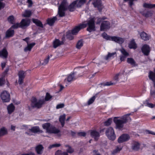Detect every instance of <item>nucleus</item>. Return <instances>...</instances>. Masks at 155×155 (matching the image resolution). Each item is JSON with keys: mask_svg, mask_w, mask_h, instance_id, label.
Here are the masks:
<instances>
[{"mask_svg": "<svg viewBox=\"0 0 155 155\" xmlns=\"http://www.w3.org/2000/svg\"><path fill=\"white\" fill-rule=\"evenodd\" d=\"M76 5L75 2L74 1L69 6L67 0H63L61 4L58 7V14L60 17H63L65 15V11L68 9L70 12L74 11Z\"/></svg>", "mask_w": 155, "mask_h": 155, "instance_id": "obj_1", "label": "nucleus"}, {"mask_svg": "<svg viewBox=\"0 0 155 155\" xmlns=\"http://www.w3.org/2000/svg\"><path fill=\"white\" fill-rule=\"evenodd\" d=\"M52 97L49 94L47 93L45 98V100L44 99H39L38 100L37 98L35 97H33L31 100V106L33 108H37L40 109L41 108L43 105L45 104V101H49Z\"/></svg>", "mask_w": 155, "mask_h": 155, "instance_id": "obj_2", "label": "nucleus"}, {"mask_svg": "<svg viewBox=\"0 0 155 155\" xmlns=\"http://www.w3.org/2000/svg\"><path fill=\"white\" fill-rule=\"evenodd\" d=\"M50 123H47L42 125V127L44 129H45L47 133L56 134L58 137H60L61 135L60 130L54 127H51Z\"/></svg>", "mask_w": 155, "mask_h": 155, "instance_id": "obj_3", "label": "nucleus"}, {"mask_svg": "<svg viewBox=\"0 0 155 155\" xmlns=\"http://www.w3.org/2000/svg\"><path fill=\"white\" fill-rule=\"evenodd\" d=\"M114 122L115 124L116 128L119 130H122L124 124L128 122L127 119L123 116L114 117Z\"/></svg>", "mask_w": 155, "mask_h": 155, "instance_id": "obj_4", "label": "nucleus"}, {"mask_svg": "<svg viewBox=\"0 0 155 155\" xmlns=\"http://www.w3.org/2000/svg\"><path fill=\"white\" fill-rule=\"evenodd\" d=\"M105 134L110 140H114L116 139V136L114 130L111 127H109L106 130Z\"/></svg>", "mask_w": 155, "mask_h": 155, "instance_id": "obj_5", "label": "nucleus"}, {"mask_svg": "<svg viewBox=\"0 0 155 155\" xmlns=\"http://www.w3.org/2000/svg\"><path fill=\"white\" fill-rule=\"evenodd\" d=\"M95 20L94 18H91L89 19L87 23L88 27L87 29V30L89 32H91L92 31L95 30Z\"/></svg>", "mask_w": 155, "mask_h": 155, "instance_id": "obj_6", "label": "nucleus"}, {"mask_svg": "<svg viewBox=\"0 0 155 155\" xmlns=\"http://www.w3.org/2000/svg\"><path fill=\"white\" fill-rule=\"evenodd\" d=\"M87 25L86 21H84L82 24H80L78 26L76 27L72 31V33L74 35L76 34L81 29L86 28Z\"/></svg>", "mask_w": 155, "mask_h": 155, "instance_id": "obj_7", "label": "nucleus"}, {"mask_svg": "<svg viewBox=\"0 0 155 155\" xmlns=\"http://www.w3.org/2000/svg\"><path fill=\"white\" fill-rule=\"evenodd\" d=\"M18 83L19 84H21L24 82V79L26 75V72L22 70L18 71Z\"/></svg>", "mask_w": 155, "mask_h": 155, "instance_id": "obj_8", "label": "nucleus"}, {"mask_svg": "<svg viewBox=\"0 0 155 155\" xmlns=\"http://www.w3.org/2000/svg\"><path fill=\"white\" fill-rule=\"evenodd\" d=\"M1 97L4 102H8L10 100V94L6 91H4L1 93Z\"/></svg>", "mask_w": 155, "mask_h": 155, "instance_id": "obj_9", "label": "nucleus"}, {"mask_svg": "<svg viewBox=\"0 0 155 155\" xmlns=\"http://www.w3.org/2000/svg\"><path fill=\"white\" fill-rule=\"evenodd\" d=\"M30 20L29 19L25 18L22 19L20 22L21 28L25 29L28 27L30 25Z\"/></svg>", "mask_w": 155, "mask_h": 155, "instance_id": "obj_10", "label": "nucleus"}, {"mask_svg": "<svg viewBox=\"0 0 155 155\" xmlns=\"http://www.w3.org/2000/svg\"><path fill=\"white\" fill-rule=\"evenodd\" d=\"M92 4L94 7L97 8L99 12L101 11L103 8V6L102 4L101 1V0H94Z\"/></svg>", "mask_w": 155, "mask_h": 155, "instance_id": "obj_11", "label": "nucleus"}, {"mask_svg": "<svg viewBox=\"0 0 155 155\" xmlns=\"http://www.w3.org/2000/svg\"><path fill=\"white\" fill-rule=\"evenodd\" d=\"M110 24L108 21H104L101 24L100 26V30L104 31L105 29H108L110 28Z\"/></svg>", "mask_w": 155, "mask_h": 155, "instance_id": "obj_12", "label": "nucleus"}, {"mask_svg": "<svg viewBox=\"0 0 155 155\" xmlns=\"http://www.w3.org/2000/svg\"><path fill=\"white\" fill-rule=\"evenodd\" d=\"M111 40L120 45L123 43L124 41L123 38L117 36H111Z\"/></svg>", "mask_w": 155, "mask_h": 155, "instance_id": "obj_13", "label": "nucleus"}, {"mask_svg": "<svg viewBox=\"0 0 155 155\" xmlns=\"http://www.w3.org/2000/svg\"><path fill=\"white\" fill-rule=\"evenodd\" d=\"M129 136L127 134H123L118 139V141L120 143L127 141L130 139Z\"/></svg>", "mask_w": 155, "mask_h": 155, "instance_id": "obj_14", "label": "nucleus"}, {"mask_svg": "<svg viewBox=\"0 0 155 155\" xmlns=\"http://www.w3.org/2000/svg\"><path fill=\"white\" fill-rule=\"evenodd\" d=\"M142 51L143 54L147 56L149 55L150 52V48L149 45H143L142 48Z\"/></svg>", "mask_w": 155, "mask_h": 155, "instance_id": "obj_15", "label": "nucleus"}, {"mask_svg": "<svg viewBox=\"0 0 155 155\" xmlns=\"http://www.w3.org/2000/svg\"><path fill=\"white\" fill-rule=\"evenodd\" d=\"M141 38L144 41H147L150 38V35H148L145 32L143 31L140 33Z\"/></svg>", "mask_w": 155, "mask_h": 155, "instance_id": "obj_16", "label": "nucleus"}, {"mask_svg": "<svg viewBox=\"0 0 155 155\" xmlns=\"http://www.w3.org/2000/svg\"><path fill=\"white\" fill-rule=\"evenodd\" d=\"M91 135L92 137L94 138L96 141L98 140L100 136L99 133L95 130H93L91 132Z\"/></svg>", "mask_w": 155, "mask_h": 155, "instance_id": "obj_17", "label": "nucleus"}, {"mask_svg": "<svg viewBox=\"0 0 155 155\" xmlns=\"http://www.w3.org/2000/svg\"><path fill=\"white\" fill-rule=\"evenodd\" d=\"M75 73V72H74L68 75L67 78L64 79V82L66 83L67 81H68V82H70L73 80L75 79L76 78H75L74 76V74Z\"/></svg>", "mask_w": 155, "mask_h": 155, "instance_id": "obj_18", "label": "nucleus"}, {"mask_svg": "<svg viewBox=\"0 0 155 155\" xmlns=\"http://www.w3.org/2000/svg\"><path fill=\"white\" fill-rule=\"evenodd\" d=\"M140 144L137 141H133L132 143V148L134 150H138L140 147Z\"/></svg>", "mask_w": 155, "mask_h": 155, "instance_id": "obj_19", "label": "nucleus"}, {"mask_svg": "<svg viewBox=\"0 0 155 155\" xmlns=\"http://www.w3.org/2000/svg\"><path fill=\"white\" fill-rule=\"evenodd\" d=\"M30 130L31 131L32 133H42L43 132V131L40 129L39 127L38 126H35L32 127L31 129H30Z\"/></svg>", "mask_w": 155, "mask_h": 155, "instance_id": "obj_20", "label": "nucleus"}, {"mask_svg": "<svg viewBox=\"0 0 155 155\" xmlns=\"http://www.w3.org/2000/svg\"><path fill=\"white\" fill-rule=\"evenodd\" d=\"M124 71H123L122 72H120L116 74L114 78V80L115 81V83L118 81L119 78L124 77Z\"/></svg>", "mask_w": 155, "mask_h": 155, "instance_id": "obj_21", "label": "nucleus"}, {"mask_svg": "<svg viewBox=\"0 0 155 155\" xmlns=\"http://www.w3.org/2000/svg\"><path fill=\"white\" fill-rule=\"evenodd\" d=\"M14 34V30L10 28L6 31L5 37L7 38L12 37L13 36Z\"/></svg>", "mask_w": 155, "mask_h": 155, "instance_id": "obj_22", "label": "nucleus"}, {"mask_svg": "<svg viewBox=\"0 0 155 155\" xmlns=\"http://www.w3.org/2000/svg\"><path fill=\"white\" fill-rule=\"evenodd\" d=\"M57 20L56 16L52 18H49L47 20V23L50 26H52L55 21Z\"/></svg>", "mask_w": 155, "mask_h": 155, "instance_id": "obj_23", "label": "nucleus"}, {"mask_svg": "<svg viewBox=\"0 0 155 155\" xmlns=\"http://www.w3.org/2000/svg\"><path fill=\"white\" fill-rule=\"evenodd\" d=\"M86 0H77L75 2L76 6L78 7H80L86 2Z\"/></svg>", "mask_w": 155, "mask_h": 155, "instance_id": "obj_24", "label": "nucleus"}, {"mask_svg": "<svg viewBox=\"0 0 155 155\" xmlns=\"http://www.w3.org/2000/svg\"><path fill=\"white\" fill-rule=\"evenodd\" d=\"M62 41H60L59 39H56L53 42V47L55 48L58 46L63 44Z\"/></svg>", "mask_w": 155, "mask_h": 155, "instance_id": "obj_25", "label": "nucleus"}, {"mask_svg": "<svg viewBox=\"0 0 155 155\" xmlns=\"http://www.w3.org/2000/svg\"><path fill=\"white\" fill-rule=\"evenodd\" d=\"M127 62L133 67H135L137 65L135 61L132 58H128L127 59Z\"/></svg>", "mask_w": 155, "mask_h": 155, "instance_id": "obj_26", "label": "nucleus"}, {"mask_svg": "<svg viewBox=\"0 0 155 155\" xmlns=\"http://www.w3.org/2000/svg\"><path fill=\"white\" fill-rule=\"evenodd\" d=\"M44 147L42 145L39 144L35 148L37 153L39 154H41L42 153Z\"/></svg>", "mask_w": 155, "mask_h": 155, "instance_id": "obj_27", "label": "nucleus"}, {"mask_svg": "<svg viewBox=\"0 0 155 155\" xmlns=\"http://www.w3.org/2000/svg\"><path fill=\"white\" fill-rule=\"evenodd\" d=\"M32 20L33 22L35 23L37 26L41 27L42 28H43V25L40 20L35 18H33Z\"/></svg>", "mask_w": 155, "mask_h": 155, "instance_id": "obj_28", "label": "nucleus"}, {"mask_svg": "<svg viewBox=\"0 0 155 155\" xmlns=\"http://www.w3.org/2000/svg\"><path fill=\"white\" fill-rule=\"evenodd\" d=\"M35 43H33L30 44H28V46L26 47L24 49L25 52H26L28 51H30L32 48L35 46Z\"/></svg>", "mask_w": 155, "mask_h": 155, "instance_id": "obj_29", "label": "nucleus"}, {"mask_svg": "<svg viewBox=\"0 0 155 155\" xmlns=\"http://www.w3.org/2000/svg\"><path fill=\"white\" fill-rule=\"evenodd\" d=\"M15 109V107L13 104L12 103L10 104L7 107L8 113L9 114L12 113L14 110Z\"/></svg>", "mask_w": 155, "mask_h": 155, "instance_id": "obj_30", "label": "nucleus"}, {"mask_svg": "<svg viewBox=\"0 0 155 155\" xmlns=\"http://www.w3.org/2000/svg\"><path fill=\"white\" fill-rule=\"evenodd\" d=\"M8 53L5 49L4 48L0 51V57L4 58H6L7 56Z\"/></svg>", "mask_w": 155, "mask_h": 155, "instance_id": "obj_31", "label": "nucleus"}, {"mask_svg": "<svg viewBox=\"0 0 155 155\" xmlns=\"http://www.w3.org/2000/svg\"><path fill=\"white\" fill-rule=\"evenodd\" d=\"M128 47L131 49L133 48L135 49L137 48V45L135 43L134 40H132L130 42L129 44Z\"/></svg>", "mask_w": 155, "mask_h": 155, "instance_id": "obj_32", "label": "nucleus"}, {"mask_svg": "<svg viewBox=\"0 0 155 155\" xmlns=\"http://www.w3.org/2000/svg\"><path fill=\"white\" fill-rule=\"evenodd\" d=\"M65 115L64 114L60 116L59 118V121L61 123L62 127H63L64 125L65 122L64 121L65 118Z\"/></svg>", "mask_w": 155, "mask_h": 155, "instance_id": "obj_33", "label": "nucleus"}, {"mask_svg": "<svg viewBox=\"0 0 155 155\" xmlns=\"http://www.w3.org/2000/svg\"><path fill=\"white\" fill-rule=\"evenodd\" d=\"M140 13L142 15L146 18H148L152 16L153 13L151 11H148L146 13H144L143 12H141Z\"/></svg>", "mask_w": 155, "mask_h": 155, "instance_id": "obj_34", "label": "nucleus"}, {"mask_svg": "<svg viewBox=\"0 0 155 155\" xmlns=\"http://www.w3.org/2000/svg\"><path fill=\"white\" fill-rule=\"evenodd\" d=\"M31 14V12L30 10H26L24 14L22 15V16L24 17H29Z\"/></svg>", "mask_w": 155, "mask_h": 155, "instance_id": "obj_35", "label": "nucleus"}, {"mask_svg": "<svg viewBox=\"0 0 155 155\" xmlns=\"http://www.w3.org/2000/svg\"><path fill=\"white\" fill-rule=\"evenodd\" d=\"M143 6L145 8H155V4H152L145 3L143 4Z\"/></svg>", "mask_w": 155, "mask_h": 155, "instance_id": "obj_36", "label": "nucleus"}, {"mask_svg": "<svg viewBox=\"0 0 155 155\" xmlns=\"http://www.w3.org/2000/svg\"><path fill=\"white\" fill-rule=\"evenodd\" d=\"M7 131L4 127H2L0 130V137L2 136L7 134Z\"/></svg>", "mask_w": 155, "mask_h": 155, "instance_id": "obj_37", "label": "nucleus"}, {"mask_svg": "<svg viewBox=\"0 0 155 155\" xmlns=\"http://www.w3.org/2000/svg\"><path fill=\"white\" fill-rule=\"evenodd\" d=\"M83 43L82 40H80L77 42L76 47L78 49H80L83 46Z\"/></svg>", "mask_w": 155, "mask_h": 155, "instance_id": "obj_38", "label": "nucleus"}, {"mask_svg": "<svg viewBox=\"0 0 155 155\" xmlns=\"http://www.w3.org/2000/svg\"><path fill=\"white\" fill-rule=\"evenodd\" d=\"M65 147L67 148V149L66 150V151L67 152L66 153H72L74 152V149L72 148L70 146L68 145H65ZM68 154V153H67Z\"/></svg>", "mask_w": 155, "mask_h": 155, "instance_id": "obj_39", "label": "nucleus"}, {"mask_svg": "<svg viewBox=\"0 0 155 155\" xmlns=\"http://www.w3.org/2000/svg\"><path fill=\"white\" fill-rule=\"evenodd\" d=\"M52 56V55L51 54H50V56L48 55L46 58L45 59L43 62H42V63L41 62V65H45L47 64L48 62L50 57H51Z\"/></svg>", "mask_w": 155, "mask_h": 155, "instance_id": "obj_40", "label": "nucleus"}, {"mask_svg": "<svg viewBox=\"0 0 155 155\" xmlns=\"http://www.w3.org/2000/svg\"><path fill=\"white\" fill-rule=\"evenodd\" d=\"M121 150V148H119L118 147H117L112 152V154L115 155L117 153L119 152Z\"/></svg>", "mask_w": 155, "mask_h": 155, "instance_id": "obj_41", "label": "nucleus"}, {"mask_svg": "<svg viewBox=\"0 0 155 155\" xmlns=\"http://www.w3.org/2000/svg\"><path fill=\"white\" fill-rule=\"evenodd\" d=\"M116 54V52H113L112 53H109L105 57L104 59L107 60L109 58H110L112 57L115 54Z\"/></svg>", "mask_w": 155, "mask_h": 155, "instance_id": "obj_42", "label": "nucleus"}, {"mask_svg": "<svg viewBox=\"0 0 155 155\" xmlns=\"http://www.w3.org/2000/svg\"><path fill=\"white\" fill-rule=\"evenodd\" d=\"M8 20L11 24H13L15 22L14 17L13 15L9 16L8 18Z\"/></svg>", "mask_w": 155, "mask_h": 155, "instance_id": "obj_43", "label": "nucleus"}, {"mask_svg": "<svg viewBox=\"0 0 155 155\" xmlns=\"http://www.w3.org/2000/svg\"><path fill=\"white\" fill-rule=\"evenodd\" d=\"M112 118H109L107 121L104 122V125L106 126H108L110 125L112 122Z\"/></svg>", "mask_w": 155, "mask_h": 155, "instance_id": "obj_44", "label": "nucleus"}, {"mask_svg": "<svg viewBox=\"0 0 155 155\" xmlns=\"http://www.w3.org/2000/svg\"><path fill=\"white\" fill-rule=\"evenodd\" d=\"M102 37L107 40H111V37L107 35L105 32H104L102 34Z\"/></svg>", "mask_w": 155, "mask_h": 155, "instance_id": "obj_45", "label": "nucleus"}, {"mask_svg": "<svg viewBox=\"0 0 155 155\" xmlns=\"http://www.w3.org/2000/svg\"><path fill=\"white\" fill-rule=\"evenodd\" d=\"M137 0H124V2H126L127 1H129L128 3L129 6L131 7L132 9V6L134 5L133 2L134 1H137Z\"/></svg>", "mask_w": 155, "mask_h": 155, "instance_id": "obj_46", "label": "nucleus"}, {"mask_svg": "<svg viewBox=\"0 0 155 155\" xmlns=\"http://www.w3.org/2000/svg\"><path fill=\"white\" fill-rule=\"evenodd\" d=\"M122 53V55H126V56H129V53L127 52L124 49V48H122L121 49H120V50H119Z\"/></svg>", "mask_w": 155, "mask_h": 155, "instance_id": "obj_47", "label": "nucleus"}, {"mask_svg": "<svg viewBox=\"0 0 155 155\" xmlns=\"http://www.w3.org/2000/svg\"><path fill=\"white\" fill-rule=\"evenodd\" d=\"M131 115V113L128 114H125L123 116H122L124 118H125L126 119H127V121H130L131 120V119L130 117H129V116Z\"/></svg>", "mask_w": 155, "mask_h": 155, "instance_id": "obj_48", "label": "nucleus"}, {"mask_svg": "<svg viewBox=\"0 0 155 155\" xmlns=\"http://www.w3.org/2000/svg\"><path fill=\"white\" fill-rule=\"evenodd\" d=\"M95 99V96H94L92 97L88 101L87 104L88 105H89L91 104H92L94 101Z\"/></svg>", "mask_w": 155, "mask_h": 155, "instance_id": "obj_49", "label": "nucleus"}, {"mask_svg": "<svg viewBox=\"0 0 155 155\" xmlns=\"http://www.w3.org/2000/svg\"><path fill=\"white\" fill-rule=\"evenodd\" d=\"M115 83H113L111 82H107L104 83H101V87L104 86H110L114 84H115Z\"/></svg>", "mask_w": 155, "mask_h": 155, "instance_id": "obj_50", "label": "nucleus"}, {"mask_svg": "<svg viewBox=\"0 0 155 155\" xmlns=\"http://www.w3.org/2000/svg\"><path fill=\"white\" fill-rule=\"evenodd\" d=\"M20 23H17L12 26V27L10 28L12 29L13 28H17L18 27H20L21 26H20Z\"/></svg>", "mask_w": 155, "mask_h": 155, "instance_id": "obj_51", "label": "nucleus"}, {"mask_svg": "<svg viewBox=\"0 0 155 155\" xmlns=\"http://www.w3.org/2000/svg\"><path fill=\"white\" fill-rule=\"evenodd\" d=\"M60 146H61V144H57V143L54 144L52 145H50L49 146V149H51L53 147H59Z\"/></svg>", "mask_w": 155, "mask_h": 155, "instance_id": "obj_52", "label": "nucleus"}, {"mask_svg": "<svg viewBox=\"0 0 155 155\" xmlns=\"http://www.w3.org/2000/svg\"><path fill=\"white\" fill-rule=\"evenodd\" d=\"M72 34L73 35L72 33L71 34L70 33H67L66 35L67 38L69 39L70 40H71L73 39V37L72 35Z\"/></svg>", "mask_w": 155, "mask_h": 155, "instance_id": "obj_53", "label": "nucleus"}, {"mask_svg": "<svg viewBox=\"0 0 155 155\" xmlns=\"http://www.w3.org/2000/svg\"><path fill=\"white\" fill-rule=\"evenodd\" d=\"M128 56L124 55H120V60L121 62L122 61H124L127 57Z\"/></svg>", "mask_w": 155, "mask_h": 155, "instance_id": "obj_54", "label": "nucleus"}, {"mask_svg": "<svg viewBox=\"0 0 155 155\" xmlns=\"http://www.w3.org/2000/svg\"><path fill=\"white\" fill-rule=\"evenodd\" d=\"M5 81L4 79L3 78H0V86H2L4 84Z\"/></svg>", "mask_w": 155, "mask_h": 155, "instance_id": "obj_55", "label": "nucleus"}, {"mask_svg": "<svg viewBox=\"0 0 155 155\" xmlns=\"http://www.w3.org/2000/svg\"><path fill=\"white\" fill-rule=\"evenodd\" d=\"M55 155H68L66 153H60L58 151H57L55 153Z\"/></svg>", "mask_w": 155, "mask_h": 155, "instance_id": "obj_56", "label": "nucleus"}, {"mask_svg": "<svg viewBox=\"0 0 155 155\" xmlns=\"http://www.w3.org/2000/svg\"><path fill=\"white\" fill-rule=\"evenodd\" d=\"M64 104H58L56 106V108L57 109H59L63 108L64 107Z\"/></svg>", "mask_w": 155, "mask_h": 155, "instance_id": "obj_57", "label": "nucleus"}, {"mask_svg": "<svg viewBox=\"0 0 155 155\" xmlns=\"http://www.w3.org/2000/svg\"><path fill=\"white\" fill-rule=\"evenodd\" d=\"M78 135L79 136L85 137L86 135V133L84 132H79L78 133Z\"/></svg>", "mask_w": 155, "mask_h": 155, "instance_id": "obj_58", "label": "nucleus"}, {"mask_svg": "<svg viewBox=\"0 0 155 155\" xmlns=\"http://www.w3.org/2000/svg\"><path fill=\"white\" fill-rule=\"evenodd\" d=\"M27 2L29 4L28 7H31L33 4L32 1L31 0H28Z\"/></svg>", "mask_w": 155, "mask_h": 155, "instance_id": "obj_59", "label": "nucleus"}, {"mask_svg": "<svg viewBox=\"0 0 155 155\" xmlns=\"http://www.w3.org/2000/svg\"><path fill=\"white\" fill-rule=\"evenodd\" d=\"M5 6V4L0 1V10L1 9L3 8Z\"/></svg>", "mask_w": 155, "mask_h": 155, "instance_id": "obj_60", "label": "nucleus"}, {"mask_svg": "<svg viewBox=\"0 0 155 155\" xmlns=\"http://www.w3.org/2000/svg\"><path fill=\"white\" fill-rule=\"evenodd\" d=\"M30 130V129H29L28 131L25 132V134L29 136L32 135V132Z\"/></svg>", "mask_w": 155, "mask_h": 155, "instance_id": "obj_61", "label": "nucleus"}, {"mask_svg": "<svg viewBox=\"0 0 155 155\" xmlns=\"http://www.w3.org/2000/svg\"><path fill=\"white\" fill-rule=\"evenodd\" d=\"M148 106L151 108H153L155 106V105L152 104L148 103L147 104Z\"/></svg>", "mask_w": 155, "mask_h": 155, "instance_id": "obj_62", "label": "nucleus"}, {"mask_svg": "<svg viewBox=\"0 0 155 155\" xmlns=\"http://www.w3.org/2000/svg\"><path fill=\"white\" fill-rule=\"evenodd\" d=\"M102 21L101 18H98L97 20L96 24H99Z\"/></svg>", "mask_w": 155, "mask_h": 155, "instance_id": "obj_63", "label": "nucleus"}, {"mask_svg": "<svg viewBox=\"0 0 155 155\" xmlns=\"http://www.w3.org/2000/svg\"><path fill=\"white\" fill-rule=\"evenodd\" d=\"M97 151L96 150H93V152L94 153V155H101L99 153H97Z\"/></svg>", "mask_w": 155, "mask_h": 155, "instance_id": "obj_64", "label": "nucleus"}]
</instances>
